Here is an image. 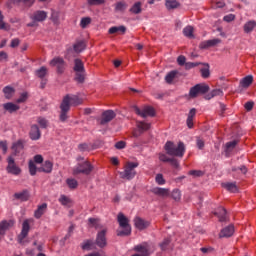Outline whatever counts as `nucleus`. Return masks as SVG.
Instances as JSON below:
<instances>
[{"mask_svg": "<svg viewBox=\"0 0 256 256\" xmlns=\"http://www.w3.org/2000/svg\"><path fill=\"white\" fill-rule=\"evenodd\" d=\"M164 149L167 155L171 157H183L185 155V144L183 142H179L178 145H175L172 141L166 142Z\"/></svg>", "mask_w": 256, "mask_h": 256, "instance_id": "obj_1", "label": "nucleus"}, {"mask_svg": "<svg viewBox=\"0 0 256 256\" xmlns=\"http://www.w3.org/2000/svg\"><path fill=\"white\" fill-rule=\"evenodd\" d=\"M117 221L119 223V227L123 229L117 232L118 237L131 235V225L129 224V218L126 217L124 213H118Z\"/></svg>", "mask_w": 256, "mask_h": 256, "instance_id": "obj_2", "label": "nucleus"}, {"mask_svg": "<svg viewBox=\"0 0 256 256\" xmlns=\"http://www.w3.org/2000/svg\"><path fill=\"white\" fill-rule=\"evenodd\" d=\"M139 167V162H131L128 161L124 165V171L120 173L122 179H127L131 181V179H135V175H137V169Z\"/></svg>", "mask_w": 256, "mask_h": 256, "instance_id": "obj_3", "label": "nucleus"}, {"mask_svg": "<svg viewBox=\"0 0 256 256\" xmlns=\"http://www.w3.org/2000/svg\"><path fill=\"white\" fill-rule=\"evenodd\" d=\"M209 91V85L207 84H196L194 87L190 88L189 97L195 99L199 95H205Z\"/></svg>", "mask_w": 256, "mask_h": 256, "instance_id": "obj_4", "label": "nucleus"}, {"mask_svg": "<svg viewBox=\"0 0 256 256\" xmlns=\"http://www.w3.org/2000/svg\"><path fill=\"white\" fill-rule=\"evenodd\" d=\"M91 171H93V165H91V162L85 161L73 168V175H80V173L90 175Z\"/></svg>", "mask_w": 256, "mask_h": 256, "instance_id": "obj_5", "label": "nucleus"}, {"mask_svg": "<svg viewBox=\"0 0 256 256\" xmlns=\"http://www.w3.org/2000/svg\"><path fill=\"white\" fill-rule=\"evenodd\" d=\"M50 66L51 67H56L57 69V73H59L60 75L65 73V60L61 57H54L51 61H50Z\"/></svg>", "mask_w": 256, "mask_h": 256, "instance_id": "obj_6", "label": "nucleus"}, {"mask_svg": "<svg viewBox=\"0 0 256 256\" xmlns=\"http://www.w3.org/2000/svg\"><path fill=\"white\" fill-rule=\"evenodd\" d=\"M35 163H37L38 165H41V163H43V156H41V154L35 155L34 160H30L28 163L29 173L32 176L37 175V166L35 165Z\"/></svg>", "mask_w": 256, "mask_h": 256, "instance_id": "obj_7", "label": "nucleus"}, {"mask_svg": "<svg viewBox=\"0 0 256 256\" xmlns=\"http://www.w3.org/2000/svg\"><path fill=\"white\" fill-rule=\"evenodd\" d=\"M7 173H10L11 175H20L21 174V168L19 166L15 165V159H13V156L8 157V166L6 168Z\"/></svg>", "mask_w": 256, "mask_h": 256, "instance_id": "obj_8", "label": "nucleus"}, {"mask_svg": "<svg viewBox=\"0 0 256 256\" xmlns=\"http://www.w3.org/2000/svg\"><path fill=\"white\" fill-rule=\"evenodd\" d=\"M31 221H32L31 219H26L22 224V231L18 236V241L21 244H23V239H25V237L29 235V231L31 229V226H30Z\"/></svg>", "mask_w": 256, "mask_h": 256, "instance_id": "obj_9", "label": "nucleus"}, {"mask_svg": "<svg viewBox=\"0 0 256 256\" xmlns=\"http://www.w3.org/2000/svg\"><path fill=\"white\" fill-rule=\"evenodd\" d=\"M135 112L140 117H155V108L151 106H146L142 110L139 108H135Z\"/></svg>", "mask_w": 256, "mask_h": 256, "instance_id": "obj_10", "label": "nucleus"}, {"mask_svg": "<svg viewBox=\"0 0 256 256\" xmlns=\"http://www.w3.org/2000/svg\"><path fill=\"white\" fill-rule=\"evenodd\" d=\"M107 229H103L98 232L96 237V245L100 247V249H103L104 247H107Z\"/></svg>", "mask_w": 256, "mask_h": 256, "instance_id": "obj_11", "label": "nucleus"}, {"mask_svg": "<svg viewBox=\"0 0 256 256\" xmlns=\"http://www.w3.org/2000/svg\"><path fill=\"white\" fill-rule=\"evenodd\" d=\"M136 127L138 130H135L133 132V136L139 137L141 133H145V131H149V129H151V124L147 122L139 121L137 122Z\"/></svg>", "mask_w": 256, "mask_h": 256, "instance_id": "obj_12", "label": "nucleus"}, {"mask_svg": "<svg viewBox=\"0 0 256 256\" xmlns=\"http://www.w3.org/2000/svg\"><path fill=\"white\" fill-rule=\"evenodd\" d=\"M61 113H60V121H67V112L69 111V98L64 97L63 101L60 105Z\"/></svg>", "mask_w": 256, "mask_h": 256, "instance_id": "obj_13", "label": "nucleus"}, {"mask_svg": "<svg viewBox=\"0 0 256 256\" xmlns=\"http://www.w3.org/2000/svg\"><path fill=\"white\" fill-rule=\"evenodd\" d=\"M116 114L115 111L113 110H106L102 113L101 119H100V125H105L111 121H113V119H115Z\"/></svg>", "mask_w": 256, "mask_h": 256, "instance_id": "obj_14", "label": "nucleus"}, {"mask_svg": "<svg viewBox=\"0 0 256 256\" xmlns=\"http://www.w3.org/2000/svg\"><path fill=\"white\" fill-rule=\"evenodd\" d=\"M134 225L136 227V229H139V231H143L144 229H147V227H149V225H151V222L142 219L141 217H136L134 219Z\"/></svg>", "mask_w": 256, "mask_h": 256, "instance_id": "obj_15", "label": "nucleus"}, {"mask_svg": "<svg viewBox=\"0 0 256 256\" xmlns=\"http://www.w3.org/2000/svg\"><path fill=\"white\" fill-rule=\"evenodd\" d=\"M32 21L43 22L47 19V12L38 10L31 16Z\"/></svg>", "mask_w": 256, "mask_h": 256, "instance_id": "obj_16", "label": "nucleus"}, {"mask_svg": "<svg viewBox=\"0 0 256 256\" xmlns=\"http://www.w3.org/2000/svg\"><path fill=\"white\" fill-rule=\"evenodd\" d=\"M15 225V221L13 220H4L0 223V235H5V231H7V229H11V227H13Z\"/></svg>", "mask_w": 256, "mask_h": 256, "instance_id": "obj_17", "label": "nucleus"}, {"mask_svg": "<svg viewBox=\"0 0 256 256\" xmlns=\"http://www.w3.org/2000/svg\"><path fill=\"white\" fill-rule=\"evenodd\" d=\"M30 139H32V141H37L41 139V131L39 130V126L37 125L31 126Z\"/></svg>", "mask_w": 256, "mask_h": 256, "instance_id": "obj_18", "label": "nucleus"}, {"mask_svg": "<svg viewBox=\"0 0 256 256\" xmlns=\"http://www.w3.org/2000/svg\"><path fill=\"white\" fill-rule=\"evenodd\" d=\"M221 43V39H212L206 40L200 44V49H209V47H215V45H219Z\"/></svg>", "mask_w": 256, "mask_h": 256, "instance_id": "obj_19", "label": "nucleus"}, {"mask_svg": "<svg viewBox=\"0 0 256 256\" xmlns=\"http://www.w3.org/2000/svg\"><path fill=\"white\" fill-rule=\"evenodd\" d=\"M152 193H154V195H158V197H169V195H171V191L169 189L159 187L154 188Z\"/></svg>", "mask_w": 256, "mask_h": 256, "instance_id": "obj_20", "label": "nucleus"}, {"mask_svg": "<svg viewBox=\"0 0 256 256\" xmlns=\"http://www.w3.org/2000/svg\"><path fill=\"white\" fill-rule=\"evenodd\" d=\"M65 97L68 98V107L70 109H71V105L77 106V105H81L83 103V100L81 98H79V96L66 95Z\"/></svg>", "mask_w": 256, "mask_h": 256, "instance_id": "obj_21", "label": "nucleus"}, {"mask_svg": "<svg viewBox=\"0 0 256 256\" xmlns=\"http://www.w3.org/2000/svg\"><path fill=\"white\" fill-rule=\"evenodd\" d=\"M38 171L41 173H51L53 171V162L46 160L40 168H38Z\"/></svg>", "mask_w": 256, "mask_h": 256, "instance_id": "obj_22", "label": "nucleus"}, {"mask_svg": "<svg viewBox=\"0 0 256 256\" xmlns=\"http://www.w3.org/2000/svg\"><path fill=\"white\" fill-rule=\"evenodd\" d=\"M197 115V109L192 108L189 113H188V117L186 120L187 123V127L189 129H193V119H195V116Z\"/></svg>", "mask_w": 256, "mask_h": 256, "instance_id": "obj_23", "label": "nucleus"}, {"mask_svg": "<svg viewBox=\"0 0 256 256\" xmlns=\"http://www.w3.org/2000/svg\"><path fill=\"white\" fill-rule=\"evenodd\" d=\"M235 233V226L229 225L221 230L219 237H231Z\"/></svg>", "mask_w": 256, "mask_h": 256, "instance_id": "obj_24", "label": "nucleus"}, {"mask_svg": "<svg viewBox=\"0 0 256 256\" xmlns=\"http://www.w3.org/2000/svg\"><path fill=\"white\" fill-rule=\"evenodd\" d=\"M23 149H25V145L23 144L22 140H18L12 145V151L14 155H17V153H23Z\"/></svg>", "mask_w": 256, "mask_h": 256, "instance_id": "obj_25", "label": "nucleus"}, {"mask_svg": "<svg viewBox=\"0 0 256 256\" xmlns=\"http://www.w3.org/2000/svg\"><path fill=\"white\" fill-rule=\"evenodd\" d=\"M45 211H47V203H43L38 206L37 210L34 212V217L36 219H41V217H43L45 214Z\"/></svg>", "mask_w": 256, "mask_h": 256, "instance_id": "obj_26", "label": "nucleus"}, {"mask_svg": "<svg viewBox=\"0 0 256 256\" xmlns=\"http://www.w3.org/2000/svg\"><path fill=\"white\" fill-rule=\"evenodd\" d=\"M127 28L125 26H113L109 28L108 33L110 35H115V33H120L121 35H125Z\"/></svg>", "mask_w": 256, "mask_h": 256, "instance_id": "obj_27", "label": "nucleus"}, {"mask_svg": "<svg viewBox=\"0 0 256 256\" xmlns=\"http://www.w3.org/2000/svg\"><path fill=\"white\" fill-rule=\"evenodd\" d=\"M181 4L177 0H166L165 1V7L168 9V11H171L172 9L179 8Z\"/></svg>", "mask_w": 256, "mask_h": 256, "instance_id": "obj_28", "label": "nucleus"}, {"mask_svg": "<svg viewBox=\"0 0 256 256\" xmlns=\"http://www.w3.org/2000/svg\"><path fill=\"white\" fill-rule=\"evenodd\" d=\"M88 225L89 227H94V229H103L101 221L98 218H89Z\"/></svg>", "mask_w": 256, "mask_h": 256, "instance_id": "obj_29", "label": "nucleus"}, {"mask_svg": "<svg viewBox=\"0 0 256 256\" xmlns=\"http://www.w3.org/2000/svg\"><path fill=\"white\" fill-rule=\"evenodd\" d=\"M86 47L87 45L85 44V41H78L73 45L75 53H81V51H85Z\"/></svg>", "mask_w": 256, "mask_h": 256, "instance_id": "obj_30", "label": "nucleus"}, {"mask_svg": "<svg viewBox=\"0 0 256 256\" xmlns=\"http://www.w3.org/2000/svg\"><path fill=\"white\" fill-rule=\"evenodd\" d=\"M14 197L19 199L20 201H28L29 200V191L23 190L22 192L15 193Z\"/></svg>", "mask_w": 256, "mask_h": 256, "instance_id": "obj_31", "label": "nucleus"}, {"mask_svg": "<svg viewBox=\"0 0 256 256\" xmlns=\"http://www.w3.org/2000/svg\"><path fill=\"white\" fill-rule=\"evenodd\" d=\"M252 83H253V76H251V75L244 77V78L240 81V85H241L244 89H247Z\"/></svg>", "mask_w": 256, "mask_h": 256, "instance_id": "obj_32", "label": "nucleus"}, {"mask_svg": "<svg viewBox=\"0 0 256 256\" xmlns=\"http://www.w3.org/2000/svg\"><path fill=\"white\" fill-rule=\"evenodd\" d=\"M74 71L75 73L85 71V65L83 64V61H81V59L74 60Z\"/></svg>", "mask_w": 256, "mask_h": 256, "instance_id": "obj_33", "label": "nucleus"}, {"mask_svg": "<svg viewBox=\"0 0 256 256\" xmlns=\"http://www.w3.org/2000/svg\"><path fill=\"white\" fill-rule=\"evenodd\" d=\"M3 107L9 113H15V111H19V105L13 104L11 102L4 104Z\"/></svg>", "mask_w": 256, "mask_h": 256, "instance_id": "obj_34", "label": "nucleus"}, {"mask_svg": "<svg viewBox=\"0 0 256 256\" xmlns=\"http://www.w3.org/2000/svg\"><path fill=\"white\" fill-rule=\"evenodd\" d=\"M216 215L218 216L219 221H221V222L227 220V210H225V208H223V207L218 208Z\"/></svg>", "mask_w": 256, "mask_h": 256, "instance_id": "obj_35", "label": "nucleus"}, {"mask_svg": "<svg viewBox=\"0 0 256 256\" xmlns=\"http://www.w3.org/2000/svg\"><path fill=\"white\" fill-rule=\"evenodd\" d=\"M222 187H224V189H226L230 193H237V191H238L237 184H235V183H230V182L223 183Z\"/></svg>", "mask_w": 256, "mask_h": 256, "instance_id": "obj_36", "label": "nucleus"}, {"mask_svg": "<svg viewBox=\"0 0 256 256\" xmlns=\"http://www.w3.org/2000/svg\"><path fill=\"white\" fill-rule=\"evenodd\" d=\"M3 93L6 97V99H11V97H13V95H15V89H13V87L6 86L3 89Z\"/></svg>", "mask_w": 256, "mask_h": 256, "instance_id": "obj_37", "label": "nucleus"}, {"mask_svg": "<svg viewBox=\"0 0 256 256\" xmlns=\"http://www.w3.org/2000/svg\"><path fill=\"white\" fill-rule=\"evenodd\" d=\"M256 27V22L255 21H248L245 25H244V31L245 33H251V31H253Z\"/></svg>", "mask_w": 256, "mask_h": 256, "instance_id": "obj_38", "label": "nucleus"}, {"mask_svg": "<svg viewBox=\"0 0 256 256\" xmlns=\"http://www.w3.org/2000/svg\"><path fill=\"white\" fill-rule=\"evenodd\" d=\"M141 2H136L134 5L130 8V13H133L134 15H139L141 13Z\"/></svg>", "mask_w": 256, "mask_h": 256, "instance_id": "obj_39", "label": "nucleus"}, {"mask_svg": "<svg viewBox=\"0 0 256 256\" xmlns=\"http://www.w3.org/2000/svg\"><path fill=\"white\" fill-rule=\"evenodd\" d=\"M235 147H237V140L226 143V155H230L232 149H235Z\"/></svg>", "mask_w": 256, "mask_h": 256, "instance_id": "obj_40", "label": "nucleus"}, {"mask_svg": "<svg viewBox=\"0 0 256 256\" xmlns=\"http://www.w3.org/2000/svg\"><path fill=\"white\" fill-rule=\"evenodd\" d=\"M193 31H194V29L192 26H186L183 29V33H184L185 37H188L189 39H193V37H194Z\"/></svg>", "mask_w": 256, "mask_h": 256, "instance_id": "obj_41", "label": "nucleus"}, {"mask_svg": "<svg viewBox=\"0 0 256 256\" xmlns=\"http://www.w3.org/2000/svg\"><path fill=\"white\" fill-rule=\"evenodd\" d=\"M75 73H76L75 81L77 83H85V70L81 72H75Z\"/></svg>", "mask_w": 256, "mask_h": 256, "instance_id": "obj_42", "label": "nucleus"}, {"mask_svg": "<svg viewBox=\"0 0 256 256\" xmlns=\"http://www.w3.org/2000/svg\"><path fill=\"white\" fill-rule=\"evenodd\" d=\"M175 77H177V71H171V72H169V73L166 75V77H165L166 83H169V84L173 83Z\"/></svg>", "mask_w": 256, "mask_h": 256, "instance_id": "obj_43", "label": "nucleus"}, {"mask_svg": "<svg viewBox=\"0 0 256 256\" xmlns=\"http://www.w3.org/2000/svg\"><path fill=\"white\" fill-rule=\"evenodd\" d=\"M66 183H67L69 189H77V187L79 186V183L77 182V180H75L73 178H68L66 180Z\"/></svg>", "mask_w": 256, "mask_h": 256, "instance_id": "obj_44", "label": "nucleus"}, {"mask_svg": "<svg viewBox=\"0 0 256 256\" xmlns=\"http://www.w3.org/2000/svg\"><path fill=\"white\" fill-rule=\"evenodd\" d=\"M47 75V67L42 66L40 69L36 70V77L43 79Z\"/></svg>", "mask_w": 256, "mask_h": 256, "instance_id": "obj_45", "label": "nucleus"}, {"mask_svg": "<svg viewBox=\"0 0 256 256\" xmlns=\"http://www.w3.org/2000/svg\"><path fill=\"white\" fill-rule=\"evenodd\" d=\"M95 243L91 240H87L82 244V249L84 251H90L91 249H93Z\"/></svg>", "mask_w": 256, "mask_h": 256, "instance_id": "obj_46", "label": "nucleus"}, {"mask_svg": "<svg viewBox=\"0 0 256 256\" xmlns=\"http://www.w3.org/2000/svg\"><path fill=\"white\" fill-rule=\"evenodd\" d=\"M59 203H61V205H64L65 207L71 205V199L65 195H61L59 198Z\"/></svg>", "mask_w": 256, "mask_h": 256, "instance_id": "obj_47", "label": "nucleus"}, {"mask_svg": "<svg viewBox=\"0 0 256 256\" xmlns=\"http://www.w3.org/2000/svg\"><path fill=\"white\" fill-rule=\"evenodd\" d=\"M200 73L203 79H209V75H211V72L209 71V65H206V67L201 68Z\"/></svg>", "mask_w": 256, "mask_h": 256, "instance_id": "obj_48", "label": "nucleus"}, {"mask_svg": "<svg viewBox=\"0 0 256 256\" xmlns=\"http://www.w3.org/2000/svg\"><path fill=\"white\" fill-rule=\"evenodd\" d=\"M171 197L174 201H181V190L174 189L171 193Z\"/></svg>", "mask_w": 256, "mask_h": 256, "instance_id": "obj_49", "label": "nucleus"}, {"mask_svg": "<svg viewBox=\"0 0 256 256\" xmlns=\"http://www.w3.org/2000/svg\"><path fill=\"white\" fill-rule=\"evenodd\" d=\"M50 19L54 23V25H59V12L52 10Z\"/></svg>", "mask_w": 256, "mask_h": 256, "instance_id": "obj_50", "label": "nucleus"}, {"mask_svg": "<svg viewBox=\"0 0 256 256\" xmlns=\"http://www.w3.org/2000/svg\"><path fill=\"white\" fill-rule=\"evenodd\" d=\"M88 25H91V18L89 17H84L80 21V27L82 29H86Z\"/></svg>", "mask_w": 256, "mask_h": 256, "instance_id": "obj_51", "label": "nucleus"}, {"mask_svg": "<svg viewBox=\"0 0 256 256\" xmlns=\"http://www.w3.org/2000/svg\"><path fill=\"white\" fill-rule=\"evenodd\" d=\"M3 19H5V16H3V12L0 11V30L8 31L9 27H7V23H5Z\"/></svg>", "mask_w": 256, "mask_h": 256, "instance_id": "obj_52", "label": "nucleus"}, {"mask_svg": "<svg viewBox=\"0 0 256 256\" xmlns=\"http://www.w3.org/2000/svg\"><path fill=\"white\" fill-rule=\"evenodd\" d=\"M37 121H38V125L42 129H47V125H49V122L47 121V119H45L43 117H39Z\"/></svg>", "mask_w": 256, "mask_h": 256, "instance_id": "obj_53", "label": "nucleus"}, {"mask_svg": "<svg viewBox=\"0 0 256 256\" xmlns=\"http://www.w3.org/2000/svg\"><path fill=\"white\" fill-rule=\"evenodd\" d=\"M127 9V3L125 2H117L115 5L116 11H125Z\"/></svg>", "mask_w": 256, "mask_h": 256, "instance_id": "obj_54", "label": "nucleus"}, {"mask_svg": "<svg viewBox=\"0 0 256 256\" xmlns=\"http://www.w3.org/2000/svg\"><path fill=\"white\" fill-rule=\"evenodd\" d=\"M155 181L157 185H165L166 183L165 178L163 177V174H157L155 177Z\"/></svg>", "mask_w": 256, "mask_h": 256, "instance_id": "obj_55", "label": "nucleus"}, {"mask_svg": "<svg viewBox=\"0 0 256 256\" xmlns=\"http://www.w3.org/2000/svg\"><path fill=\"white\" fill-rule=\"evenodd\" d=\"M188 175H191L192 177H202L203 171H201V170H190L188 172Z\"/></svg>", "mask_w": 256, "mask_h": 256, "instance_id": "obj_56", "label": "nucleus"}, {"mask_svg": "<svg viewBox=\"0 0 256 256\" xmlns=\"http://www.w3.org/2000/svg\"><path fill=\"white\" fill-rule=\"evenodd\" d=\"M158 157L159 161H162V163H169V161L171 160V158H169V156H167V154L164 153H160Z\"/></svg>", "mask_w": 256, "mask_h": 256, "instance_id": "obj_57", "label": "nucleus"}, {"mask_svg": "<svg viewBox=\"0 0 256 256\" xmlns=\"http://www.w3.org/2000/svg\"><path fill=\"white\" fill-rule=\"evenodd\" d=\"M220 95H223V91H221V89H216L210 93V97L208 99H212V97H219Z\"/></svg>", "mask_w": 256, "mask_h": 256, "instance_id": "obj_58", "label": "nucleus"}, {"mask_svg": "<svg viewBox=\"0 0 256 256\" xmlns=\"http://www.w3.org/2000/svg\"><path fill=\"white\" fill-rule=\"evenodd\" d=\"M27 93L24 92L20 95V97L16 100V103H25V101H27Z\"/></svg>", "mask_w": 256, "mask_h": 256, "instance_id": "obj_59", "label": "nucleus"}, {"mask_svg": "<svg viewBox=\"0 0 256 256\" xmlns=\"http://www.w3.org/2000/svg\"><path fill=\"white\" fill-rule=\"evenodd\" d=\"M168 163H170V165H172L174 169H179V161H177V159L170 158V161H168Z\"/></svg>", "mask_w": 256, "mask_h": 256, "instance_id": "obj_60", "label": "nucleus"}, {"mask_svg": "<svg viewBox=\"0 0 256 256\" xmlns=\"http://www.w3.org/2000/svg\"><path fill=\"white\" fill-rule=\"evenodd\" d=\"M105 0H88V5H103Z\"/></svg>", "mask_w": 256, "mask_h": 256, "instance_id": "obj_61", "label": "nucleus"}, {"mask_svg": "<svg viewBox=\"0 0 256 256\" xmlns=\"http://www.w3.org/2000/svg\"><path fill=\"white\" fill-rule=\"evenodd\" d=\"M224 21H226V23H231V21H235V15L233 14H228L226 16H224Z\"/></svg>", "mask_w": 256, "mask_h": 256, "instance_id": "obj_62", "label": "nucleus"}, {"mask_svg": "<svg viewBox=\"0 0 256 256\" xmlns=\"http://www.w3.org/2000/svg\"><path fill=\"white\" fill-rule=\"evenodd\" d=\"M0 149H2L3 153H7V141H0Z\"/></svg>", "mask_w": 256, "mask_h": 256, "instance_id": "obj_63", "label": "nucleus"}, {"mask_svg": "<svg viewBox=\"0 0 256 256\" xmlns=\"http://www.w3.org/2000/svg\"><path fill=\"white\" fill-rule=\"evenodd\" d=\"M185 61H187V59L185 58V56H179V57L177 58V63H178V65H180V66L185 65Z\"/></svg>", "mask_w": 256, "mask_h": 256, "instance_id": "obj_64", "label": "nucleus"}]
</instances>
